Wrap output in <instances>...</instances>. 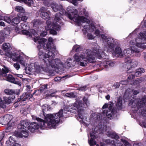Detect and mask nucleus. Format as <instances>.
<instances>
[{
	"instance_id": "f257e3e1",
	"label": "nucleus",
	"mask_w": 146,
	"mask_h": 146,
	"mask_svg": "<svg viewBox=\"0 0 146 146\" xmlns=\"http://www.w3.org/2000/svg\"><path fill=\"white\" fill-rule=\"evenodd\" d=\"M34 41L39 44L37 45V47L38 49H41L42 46L44 49L50 51L47 54L44 53L41 50H40L38 54V56L39 58L44 60L45 65L47 66H50L52 68L58 69L60 67H64L66 68H68L72 66V64L70 61H72L71 58H68L64 65L61 62L60 60L58 58L54 59V52L56 51V48L54 46L51 48L50 43L53 41V39L51 37L48 38V43L45 44L47 41L46 39L40 38L39 36L33 38Z\"/></svg>"
},
{
	"instance_id": "f03ea898",
	"label": "nucleus",
	"mask_w": 146,
	"mask_h": 146,
	"mask_svg": "<svg viewBox=\"0 0 146 146\" xmlns=\"http://www.w3.org/2000/svg\"><path fill=\"white\" fill-rule=\"evenodd\" d=\"M67 10L69 13L66 12L65 10L64 9L62 10L63 12L62 13L56 14L53 23L50 21H47L46 22L47 25L45 27L46 30L47 31L50 30V33L51 34L56 35V31H58L60 30L59 24L63 25V23L61 21V19L62 18L61 16L62 15H65L77 24L82 23V25L83 27L85 26L84 25L85 21L86 22L87 25H88L89 20L84 16H80L77 15L78 11L74 7L68 6L67 7Z\"/></svg>"
},
{
	"instance_id": "7ed1b4c3",
	"label": "nucleus",
	"mask_w": 146,
	"mask_h": 146,
	"mask_svg": "<svg viewBox=\"0 0 146 146\" xmlns=\"http://www.w3.org/2000/svg\"><path fill=\"white\" fill-rule=\"evenodd\" d=\"M130 48L125 49L122 52L120 48L117 47L115 48V50H113V48H112V50L110 49L107 50V52H111L113 55L115 57H125V61L127 64L125 67H127L126 71L127 73H131L134 70V68L137 66V63L136 62H132L131 59L129 58L132 54L139 53V51L138 49L134 47L135 43L132 40H131L129 42Z\"/></svg>"
},
{
	"instance_id": "20e7f679",
	"label": "nucleus",
	"mask_w": 146,
	"mask_h": 146,
	"mask_svg": "<svg viewBox=\"0 0 146 146\" xmlns=\"http://www.w3.org/2000/svg\"><path fill=\"white\" fill-rule=\"evenodd\" d=\"M62 111H60L56 114H49L45 116V120L38 117L36 119L38 123L33 122L30 124L29 130L32 133L34 132L39 128H54L56 125L60 122V118L62 116Z\"/></svg>"
},
{
	"instance_id": "39448f33",
	"label": "nucleus",
	"mask_w": 146,
	"mask_h": 146,
	"mask_svg": "<svg viewBox=\"0 0 146 146\" xmlns=\"http://www.w3.org/2000/svg\"><path fill=\"white\" fill-rule=\"evenodd\" d=\"M103 55H105L104 52L98 48L97 50H94L93 51L87 50L82 52L75 54L73 57L74 61L80 66L85 67L88 62L93 63L95 62L96 56L100 59Z\"/></svg>"
},
{
	"instance_id": "423d86ee",
	"label": "nucleus",
	"mask_w": 146,
	"mask_h": 146,
	"mask_svg": "<svg viewBox=\"0 0 146 146\" xmlns=\"http://www.w3.org/2000/svg\"><path fill=\"white\" fill-rule=\"evenodd\" d=\"M83 100L84 103H82L81 101H76L75 102L72 104L74 108V111L76 113H78V117L82 121L84 119L85 115L83 108H86L90 105L89 102L87 98L84 97L83 98Z\"/></svg>"
},
{
	"instance_id": "0eeeda50",
	"label": "nucleus",
	"mask_w": 146,
	"mask_h": 146,
	"mask_svg": "<svg viewBox=\"0 0 146 146\" xmlns=\"http://www.w3.org/2000/svg\"><path fill=\"white\" fill-rule=\"evenodd\" d=\"M83 100L84 103H82L81 101H76L75 102L72 104L74 108V111L76 113H78V117L82 121L84 119L85 115L83 108H86L90 105L89 102L87 98L84 97L83 98Z\"/></svg>"
},
{
	"instance_id": "6e6552de",
	"label": "nucleus",
	"mask_w": 146,
	"mask_h": 146,
	"mask_svg": "<svg viewBox=\"0 0 146 146\" xmlns=\"http://www.w3.org/2000/svg\"><path fill=\"white\" fill-rule=\"evenodd\" d=\"M21 130L20 132H17L16 134V136L19 137H26L29 135L27 130H29L30 125L29 123L26 121L23 120L21 121Z\"/></svg>"
},
{
	"instance_id": "1a4fd4ad",
	"label": "nucleus",
	"mask_w": 146,
	"mask_h": 146,
	"mask_svg": "<svg viewBox=\"0 0 146 146\" xmlns=\"http://www.w3.org/2000/svg\"><path fill=\"white\" fill-rule=\"evenodd\" d=\"M141 38H137L134 42L135 45L142 49L146 48V32L141 33L139 34Z\"/></svg>"
},
{
	"instance_id": "9d476101",
	"label": "nucleus",
	"mask_w": 146,
	"mask_h": 146,
	"mask_svg": "<svg viewBox=\"0 0 146 146\" xmlns=\"http://www.w3.org/2000/svg\"><path fill=\"white\" fill-rule=\"evenodd\" d=\"M6 55L9 58H12L13 61L17 62L19 63L22 65L25 66L26 62L23 60V57L21 55L17 56L16 53H13L11 52L6 53Z\"/></svg>"
},
{
	"instance_id": "9b49d317",
	"label": "nucleus",
	"mask_w": 146,
	"mask_h": 146,
	"mask_svg": "<svg viewBox=\"0 0 146 146\" xmlns=\"http://www.w3.org/2000/svg\"><path fill=\"white\" fill-rule=\"evenodd\" d=\"M102 40L104 42L107 43V45L105 47L104 50H107L110 49L112 50V48L115 47V40L114 39L111 37L107 38L104 35L102 34L101 35Z\"/></svg>"
},
{
	"instance_id": "f8f14e48",
	"label": "nucleus",
	"mask_w": 146,
	"mask_h": 146,
	"mask_svg": "<svg viewBox=\"0 0 146 146\" xmlns=\"http://www.w3.org/2000/svg\"><path fill=\"white\" fill-rule=\"evenodd\" d=\"M107 135L109 137L114 138L115 140H111V141L110 139H107L106 141L108 143L115 145L116 146H124L121 142L118 139H119L118 136L115 134L112 133L110 131H108L107 133Z\"/></svg>"
},
{
	"instance_id": "ddd939ff",
	"label": "nucleus",
	"mask_w": 146,
	"mask_h": 146,
	"mask_svg": "<svg viewBox=\"0 0 146 146\" xmlns=\"http://www.w3.org/2000/svg\"><path fill=\"white\" fill-rule=\"evenodd\" d=\"M21 28L22 29H23L22 31V33L23 35H25L27 36H28L29 37H32L33 36H37V34L36 32L35 31V30L34 29H32L31 31V33H30L28 31L26 30L25 29H27V26L25 24V23H21L20 25Z\"/></svg>"
},
{
	"instance_id": "4468645a",
	"label": "nucleus",
	"mask_w": 146,
	"mask_h": 146,
	"mask_svg": "<svg viewBox=\"0 0 146 146\" xmlns=\"http://www.w3.org/2000/svg\"><path fill=\"white\" fill-rule=\"evenodd\" d=\"M89 21V22L88 23V25H87L86 22H85L84 23V27H83L82 25V23L79 24H78V25H81L84 29L82 30L84 34H86L87 33V31H88L90 32H92L94 31V30L96 29V27L93 24H91L90 25H89V23H90V21L88 19Z\"/></svg>"
},
{
	"instance_id": "2eb2a0df",
	"label": "nucleus",
	"mask_w": 146,
	"mask_h": 146,
	"mask_svg": "<svg viewBox=\"0 0 146 146\" xmlns=\"http://www.w3.org/2000/svg\"><path fill=\"white\" fill-rule=\"evenodd\" d=\"M47 9L48 8L47 7H42L39 10V11L40 13L41 17L44 19H48L50 18V13L48 11L46 12Z\"/></svg>"
},
{
	"instance_id": "dca6fc26",
	"label": "nucleus",
	"mask_w": 146,
	"mask_h": 146,
	"mask_svg": "<svg viewBox=\"0 0 146 146\" xmlns=\"http://www.w3.org/2000/svg\"><path fill=\"white\" fill-rule=\"evenodd\" d=\"M27 100H29L31 101H34V99L33 98V95L29 94L23 93L22 96H20V98L18 99L17 101H26Z\"/></svg>"
},
{
	"instance_id": "f3484780",
	"label": "nucleus",
	"mask_w": 146,
	"mask_h": 146,
	"mask_svg": "<svg viewBox=\"0 0 146 146\" xmlns=\"http://www.w3.org/2000/svg\"><path fill=\"white\" fill-rule=\"evenodd\" d=\"M42 109V112L43 113V115H44V119H45V116L46 115H48V114H46L44 113V111H49L51 110V108L50 107V106H48L47 105H43L42 106L41 108ZM60 111H62V116L60 118V121L61 119H62V118L64 117H66V116H64V115L63 113V110L62 109H61L58 113H53V114H56L57 113H58Z\"/></svg>"
},
{
	"instance_id": "a211bd4d",
	"label": "nucleus",
	"mask_w": 146,
	"mask_h": 146,
	"mask_svg": "<svg viewBox=\"0 0 146 146\" xmlns=\"http://www.w3.org/2000/svg\"><path fill=\"white\" fill-rule=\"evenodd\" d=\"M108 107V104H105L103 106L102 108L103 109L106 108V109L104 110L102 113L103 114L106 115L108 118L111 119L113 115V113L111 109L108 108H107Z\"/></svg>"
},
{
	"instance_id": "6ab92c4d",
	"label": "nucleus",
	"mask_w": 146,
	"mask_h": 146,
	"mask_svg": "<svg viewBox=\"0 0 146 146\" xmlns=\"http://www.w3.org/2000/svg\"><path fill=\"white\" fill-rule=\"evenodd\" d=\"M12 118V116L9 114H6L2 117L0 118V121H2L1 123L4 125L7 124Z\"/></svg>"
},
{
	"instance_id": "aec40b11",
	"label": "nucleus",
	"mask_w": 146,
	"mask_h": 146,
	"mask_svg": "<svg viewBox=\"0 0 146 146\" xmlns=\"http://www.w3.org/2000/svg\"><path fill=\"white\" fill-rule=\"evenodd\" d=\"M145 72V70L143 68H139L136 70V71L135 72L134 75L131 74L128 77V79H132L135 78V76L137 77L140 76L142 73H144Z\"/></svg>"
},
{
	"instance_id": "412c9836",
	"label": "nucleus",
	"mask_w": 146,
	"mask_h": 146,
	"mask_svg": "<svg viewBox=\"0 0 146 146\" xmlns=\"http://www.w3.org/2000/svg\"><path fill=\"white\" fill-rule=\"evenodd\" d=\"M39 67L34 63H31V65L28 68V70L29 71V72L28 73L30 74L32 72H38L39 71Z\"/></svg>"
},
{
	"instance_id": "4be33fe9",
	"label": "nucleus",
	"mask_w": 146,
	"mask_h": 146,
	"mask_svg": "<svg viewBox=\"0 0 146 146\" xmlns=\"http://www.w3.org/2000/svg\"><path fill=\"white\" fill-rule=\"evenodd\" d=\"M51 6L54 12H56L59 10L60 11L59 13H63L62 10H64V9H63L62 5H58L55 3H53L51 4Z\"/></svg>"
},
{
	"instance_id": "5701e85b",
	"label": "nucleus",
	"mask_w": 146,
	"mask_h": 146,
	"mask_svg": "<svg viewBox=\"0 0 146 146\" xmlns=\"http://www.w3.org/2000/svg\"><path fill=\"white\" fill-rule=\"evenodd\" d=\"M19 90H14L10 89H6L4 91V93L8 95H12L13 94L19 95Z\"/></svg>"
},
{
	"instance_id": "b1692460",
	"label": "nucleus",
	"mask_w": 146,
	"mask_h": 146,
	"mask_svg": "<svg viewBox=\"0 0 146 146\" xmlns=\"http://www.w3.org/2000/svg\"><path fill=\"white\" fill-rule=\"evenodd\" d=\"M95 134V133H90V135L91 139L88 141L89 143L90 146H94L96 144V142L94 139L96 138Z\"/></svg>"
},
{
	"instance_id": "393cba45",
	"label": "nucleus",
	"mask_w": 146,
	"mask_h": 146,
	"mask_svg": "<svg viewBox=\"0 0 146 146\" xmlns=\"http://www.w3.org/2000/svg\"><path fill=\"white\" fill-rule=\"evenodd\" d=\"M16 141L13 136H11L9 138V139L6 142V144L8 146H12L14 145Z\"/></svg>"
},
{
	"instance_id": "a878e982",
	"label": "nucleus",
	"mask_w": 146,
	"mask_h": 146,
	"mask_svg": "<svg viewBox=\"0 0 146 146\" xmlns=\"http://www.w3.org/2000/svg\"><path fill=\"white\" fill-rule=\"evenodd\" d=\"M122 98L121 97H119L117 99L116 104V106L119 109H121L122 106Z\"/></svg>"
},
{
	"instance_id": "bb28decb",
	"label": "nucleus",
	"mask_w": 146,
	"mask_h": 146,
	"mask_svg": "<svg viewBox=\"0 0 146 146\" xmlns=\"http://www.w3.org/2000/svg\"><path fill=\"white\" fill-rule=\"evenodd\" d=\"M20 21V17L18 16L17 17H16L12 20L11 24L13 25H15L19 23Z\"/></svg>"
},
{
	"instance_id": "cd10ccee",
	"label": "nucleus",
	"mask_w": 146,
	"mask_h": 146,
	"mask_svg": "<svg viewBox=\"0 0 146 146\" xmlns=\"http://www.w3.org/2000/svg\"><path fill=\"white\" fill-rule=\"evenodd\" d=\"M11 48L10 44L9 43L3 44L2 47L3 49L5 51L9 50Z\"/></svg>"
},
{
	"instance_id": "c85d7f7f",
	"label": "nucleus",
	"mask_w": 146,
	"mask_h": 146,
	"mask_svg": "<svg viewBox=\"0 0 146 146\" xmlns=\"http://www.w3.org/2000/svg\"><path fill=\"white\" fill-rule=\"evenodd\" d=\"M74 108L73 107V106L72 104H70L68 106L67 109V110L68 111L71 112L73 113H76V112L74 111Z\"/></svg>"
},
{
	"instance_id": "c756f323",
	"label": "nucleus",
	"mask_w": 146,
	"mask_h": 146,
	"mask_svg": "<svg viewBox=\"0 0 146 146\" xmlns=\"http://www.w3.org/2000/svg\"><path fill=\"white\" fill-rule=\"evenodd\" d=\"M82 50V48L79 45H74L72 48V50H75V51L76 52L80 51Z\"/></svg>"
},
{
	"instance_id": "7c9ffc66",
	"label": "nucleus",
	"mask_w": 146,
	"mask_h": 146,
	"mask_svg": "<svg viewBox=\"0 0 146 146\" xmlns=\"http://www.w3.org/2000/svg\"><path fill=\"white\" fill-rule=\"evenodd\" d=\"M32 23L34 27H36L40 25L41 23V22L39 19H35L33 21Z\"/></svg>"
},
{
	"instance_id": "2f4dec72",
	"label": "nucleus",
	"mask_w": 146,
	"mask_h": 146,
	"mask_svg": "<svg viewBox=\"0 0 146 146\" xmlns=\"http://www.w3.org/2000/svg\"><path fill=\"white\" fill-rule=\"evenodd\" d=\"M15 10L18 12L23 13L24 11V9L23 8L20 6H17L16 7Z\"/></svg>"
},
{
	"instance_id": "473e14b6",
	"label": "nucleus",
	"mask_w": 146,
	"mask_h": 146,
	"mask_svg": "<svg viewBox=\"0 0 146 146\" xmlns=\"http://www.w3.org/2000/svg\"><path fill=\"white\" fill-rule=\"evenodd\" d=\"M4 21L8 23H12V18L11 17L6 16L4 17Z\"/></svg>"
},
{
	"instance_id": "72a5a7b5",
	"label": "nucleus",
	"mask_w": 146,
	"mask_h": 146,
	"mask_svg": "<svg viewBox=\"0 0 146 146\" xmlns=\"http://www.w3.org/2000/svg\"><path fill=\"white\" fill-rule=\"evenodd\" d=\"M25 3L27 4L29 6H31L33 4V0H23Z\"/></svg>"
},
{
	"instance_id": "f704fd0d",
	"label": "nucleus",
	"mask_w": 146,
	"mask_h": 146,
	"mask_svg": "<svg viewBox=\"0 0 146 146\" xmlns=\"http://www.w3.org/2000/svg\"><path fill=\"white\" fill-rule=\"evenodd\" d=\"M127 80H122L120 82V84L122 85H127L128 82L130 81L132 79H128V78H127Z\"/></svg>"
},
{
	"instance_id": "c9c22d12",
	"label": "nucleus",
	"mask_w": 146,
	"mask_h": 146,
	"mask_svg": "<svg viewBox=\"0 0 146 146\" xmlns=\"http://www.w3.org/2000/svg\"><path fill=\"white\" fill-rule=\"evenodd\" d=\"M3 99L4 101L5 102V103L7 104H9L11 102V99L9 98L4 97L3 98Z\"/></svg>"
},
{
	"instance_id": "e433bc0d",
	"label": "nucleus",
	"mask_w": 146,
	"mask_h": 146,
	"mask_svg": "<svg viewBox=\"0 0 146 146\" xmlns=\"http://www.w3.org/2000/svg\"><path fill=\"white\" fill-rule=\"evenodd\" d=\"M66 96L70 98H74L75 97V95L72 93H68L66 94Z\"/></svg>"
},
{
	"instance_id": "4c0bfd02",
	"label": "nucleus",
	"mask_w": 146,
	"mask_h": 146,
	"mask_svg": "<svg viewBox=\"0 0 146 146\" xmlns=\"http://www.w3.org/2000/svg\"><path fill=\"white\" fill-rule=\"evenodd\" d=\"M121 141L124 144L125 146H131V144L124 139H121Z\"/></svg>"
},
{
	"instance_id": "58836bf2",
	"label": "nucleus",
	"mask_w": 146,
	"mask_h": 146,
	"mask_svg": "<svg viewBox=\"0 0 146 146\" xmlns=\"http://www.w3.org/2000/svg\"><path fill=\"white\" fill-rule=\"evenodd\" d=\"M106 66L109 65V66L113 67L115 65V64L111 61H108L106 62Z\"/></svg>"
},
{
	"instance_id": "ea45409f",
	"label": "nucleus",
	"mask_w": 146,
	"mask_h": 146,
	"mask_svg": "<svg viewBox=\"0 0 146 146\" xmlns=\"http://www.w3.org/2000/svg\"><path fill=\"white\" fill-rule=\"evenodd\" d=\"M96 36H94L91 33H88V34L87 37L88 39H93Z\"/></svg>"
},
{
	"instance_id": "a19ab883",
	"label": "nucleus",
	"mask_w": 146,
	"mask_h": 146,
	"mask_svg": "<svg viewBox=\"0 0 146 146\" xmlns=\"http://www.w3.org/2000/svg\"><path fill=\"white\" fill-rule=\"evenodd\" d=\"M13 66L17 70H18L20 68V66L17 63H14L13 64Z\"/></svg>"
},
{
	"instance_id": "79ce46f5",
	"label": "nucleus",
	"mask_w": 146,
	"mask_h": 146,
	"mask_svg": "<svg viewBox=\"0 0 146 146\" xmlns=\"http://www.w3.org/2000/svg\"><path fill=\"white\" fill-rule=\"evenodd\" d=\"M144 80V78L142 77H141L139 78H137L135 81L136 83H141L142 81Z\"/></svg>"
},
{
	"instance_id": "37998d69",
	"label": "nucleus",
	"mask_w": 146,
	"mask_h": 146,
	"mask_svg": "<svg viewBox=\"0 0 146 146\" xmlns=\"http://www.w3.org/2000/svg\"><path fill=\"white\" fill-rule=\"evenodd\" d=\"M100 33V31L98 30L97 29L95 31L94 34L96 35V36H98L99 35Z\"/></svg>"
},
{
	"instance_id": "c03bdc74",
	"label": "nucleus",
	"mask_w": 146,
	"mask_h": 146,
	"mask_svg": "<svg viewBox=\"0 0 146 146\" xmlns=\"http://www.w3.org/2000/svg\"><path fill=\"white\" fill-rule=\"evenodd\" d=\"M21 19V20L24 21H25L28 19V17L25 16H22L21 17H20V19Z\"/></svg>"
},
{
	"instance_id": "a18cd8bd",
	"label": "nucleus",
	"mask_w": 146,
	"mask_h": 146,
	"mask_svg": "<svg viewBox=\"0 0 146 146\" xmlns=\"http://www.w3.org/2000/svg\"><path fill=\"white\" fill-rule=\"evenodd\" d=\"M48 86V85L47 84H45L44 85H42L41 86V88H42V89H41V90H44L45 89H47V87Z\"/></svg>"
},
{
	"instance_id": "49530a36",
	"label": "nucleus",
	"mask_w": 146,
	"mask_h": 146,
	"mask_svg": "<svg viewBox=\"0 0 146 146\" xmlns=\"http://www.w3.org/2000/svg\"><path fill=\"white\" fill-rule=\"evenodd\" d=\"M80 0H72V3L75 5H76L77 4V1Z\"/></svg>"
},
{
	"instance_id": "de8ad7c7",
	"label": "nucleus",
	"mask_w": 146,
	"mask_h": 146,
	"mask_svg": "<svg viewBox=\"0 0 146 146\" xmlns=\"http://www.w3.org/2000/svg\"><path fill=\"white\" fill-rule=\"evenodd\" d=\"M5 40V38L3 36H0V44L2 43Z\"/></svg>"
},
{
	"instance_id": "09e8293b",
	"label": "nucleus",
	"mask_w": 146,
	"mask_h": 146,
	"mask_svg": "<svg viewBox=\"0 0 146 146\" xmlns=\"http://www.w3.org/2000/svg\"><path fill=\"white\" fill-rule=\"evenodd\" d=\"M61 78L60 77H57L54 78V80L55 81H58L61 80Z\"/></svg>"
},
{
	"instance_id": "8fccbe9b",
	"label": "nucleus",
	"mask_w": 146,
	"mask_h": 146,
	"mask_svg": "<svg viewBox=\"0 0 146 146\" xmlns=\"http://www.w3.org/2000/svg\"><path fill=\"white\" fill-rule=\"evenodd\" d=\"M86 86H84L82 87H80V88L79 89L80 90L82 91H85L86 90Z\"/></svg>"
},
{
	"instance_id": "3c124183",
	"label": "nucleus",
	"mask_w": 146,
	"mask_h": 146,
	"mask_svg": "<svg viewBox=\"0 0 146 146\" xmlns=\"http://www.w3.org/2000/svg\"><path fill=\"white\" fill-rule=\"evenodd\" d=\"M120 83L119 84L118 83H116L114 84V86L115 87V88H118L120 86Z\"/></svg>"
},
{
	"instance_id": "603ef678",
	"label": "nucleus",
	"mask_w": 146,
	"mask_h": 146,
	"mask_svg": "<svg viewBox=\"0 0 146 146\" xmlns=\"http://www.w3.org/2000/svg\"><path fill=\"white\" fill-rule=\"evenodd\" d=\"M133 146H143L141 143H135L133 145Z\"/></svg>"
},
{
	"instance_id": "864d4df0",
	"label": "nucleus",
	"mask_w": 146,
	"mask_h": 146,
	"mask_svg": "<svg viewBox=\"0 0 146 146\" xmlns=\"http://www.w3.org/2000/svg\"><path fill=\"white\" fill-rule=\"evenodd\" d=\"M47 35V33L46 32H42L40 35V36H45L46 35Z\"/></svg>"
},
{
	"instance_id": "5fc2aeb1",
	"label": "nucleus",
	"mask_w": 146,
	"mask_h": 146,
	"mask_svg": "<svg viewBox=\"0 0 146 146\" xmlns=\"http://www.w3.org/2000/svg\"><path fill=\"white\" fill-rule=\"evenodd\" d=\"M141 25H142L143 28L146 27V21L141 23Z\"/></svg>"
},
{
	"instance_id": "6e6d98bb",
	"label": "nucleus",
	"mask_w": 146,
	"mask_h": 146,
	"mask_svg": "<svg viewBox=\"0 0 146 146\" xmlns=\"http://www.w3.org/2000/svg\"><path fill=\"white\" fill-rule=\"evenodd\" d=\"M15 75L17 76V77H19V78H22L23 77V76L22 74H15Z\"/></svg>"
},
{
	"instance_id": "4d7b16f0",
	"label": "nucleus",
	"mask_w": 146,
	"mask_h": 146,
	"mask_svg": "<svg viewBox=\"0 0 146 146\" xmlns=\"http://www.w3.org/2000/svg\"><path fill=\"white\" fill-rule=\"evenodd\" d=\"M0 25L1 26L4 27L5 26V23L3 21L0 22Z\"/></svg>"
},
{
	"instance_id": "13d9d810",
	"label": "nucleus",
	"mask_w": 146,
	"mask_h": 146,
	"mask_svg": "<svg viewBox=\"0 0 146 146\" xmlns=\"http://www.w3.org/2000/svg\"><path fill=\"white\" fill-rule=\"evenodd\" d=\"M139 93V92L137 90H134L133 92V94L134 95H136Z\"/></svg>"
},
{
	"instance_id": "bf43d9fd",
	"label": "nucleus",
	"mask_w": 146,
	"mask_h": 146,
	"mask_svg": "<svg viewBox=\"0 0 146 146\" xmlns=\"http://www.w3.org/2000/svg\"><path fill=\"white\" fill-rule=\"evenodd\" d=\"M106 98L108 100H109L110 99V96L109 95H108L106 96Z\"/></svg>"
},
{
	"instance_id": "052dcab7",
	"label": "nucleus",
	"mask_w": 146,
	"mask_h": 146,
	"mask_svg": "<svg viewBox=\"0 0 146 146\" xmlns=\"http://www.w3.org/2000/svg\"><path fill=\"white\" fill-rule=\"evenodd\" d=\"M15 30L16 32H18L19 31V29L17 27H15Z\"/></svg>"
},
{
	"instance_id": "680f3d73",
	"label": "nucleus",
	"mask_w": 146,
	"mask_h": 146,
	"mask_svg": "<svg viewBox=\"0 0 146 146\" xmlns=\"http://www.w3.org/2000/svg\"><path fill=\"white\" fill-rule=\"evenodd\" d=\"M4 17L0 15V20H3L4 19Z\"/></svg>"
},
{
	"instance_id": "e2e57ef3",
	"label": "nucleus",
	"mask_w": 146,
	"mask_h": 146,
	"mask_svg": "<svg viewBox=\"0 0 146 146\" xmlns=\"http://www.w3.org/2000/svg\"><path fill=\"white\" fill-rule=\"evenodd\" d=\"M84 14H85V15L86 16H88V13L87 12H86L85 11H84Z\"/></svg>"
},
{
	"instance_id": "0e129e2a",
	"label": "nucleus",
	"mask_w": 146,
	"mask_h": 146,
	"mask_svg": "<svg viewBox=\"0 0 146 146\" xmlns=\"http://www.w3.org/2000/svg\"><path fill=\"white\" fill-rule=\"evenodd\" d=\"M142 101H143V104L141 106V107H143V105H144L145 104V103H146V102H144V100L143 98V99H142Z\"/></svg>"
},
{
	"instance_id": "69168bd1",
	"label": "nucleus",
	"mask_w": 146,
	"mask_h": 146,
	"mask_svg": "<svg viewBox=\"0 0 146 146\" xmlns=\"http://www.w3.org/2000/svg\"><path fill=\"white\" fill-rule=\"evenodd\" d=\"M2 100L1 98L0 97V107L1 106V104L2 103Z\"/></svg>"
},
{
	"instance_id": "338daca9",
	"label": "nucleus",
	"mask_w": 146,
	"mask_h": 146,
	"mask_svg": "<svg viewBox=\"0 0 146 146\" xmlns=\"http://www.w3.org/2000/svg\"><path fill=\"white\" fill-rule=\"evenodd\" d=\"M143 124L144 127L146 128V121L143 123Z\"/></svg>"
},
{
	"instance_id": "774afa93",
	"label": "nucleus",
	"mask_w": 146,
	"mask_h": 146,
	"mask_svg": "<svg viewBox=\"0 0 146 146\" xmlns=\"http://www.w3.org/2000/svg\"><path fill=\"white\" fill-rule=\"evenodd\" d=\"M144 60L146 61V54L144 55Z\"/></svg>"
}]
</instances>
